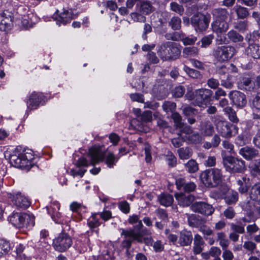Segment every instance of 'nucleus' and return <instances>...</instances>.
Segmentation results:
<instances>
[{
	"instance_id": "nucleus-1",
	"label": "nucleus",
	"mask_w": 260,
	"mask_h": 260,
	"mask_svg": "<svg viewBox=\"0 0 260 260\" xmlns=\"http://www.w3.org/2000/svg\"><path fill=\"white\" fill-rule=\"evenodd\" d=\"M202 182L208 187H214L221 182L222 175L221 170L213 168L203 171L200 175Z\"/></svg>"
},
{
	"instance_id": "nucleus-2",
	"label": "nucleus",
	"mask_w": 260,
	"mask_h": 260,
	"mask_svg": "<svg viewBox=\"0 0 260 260\" xmlns=\"http://www.w3.org/2000/svg\"><path fill=\"white\" fill-rule=\"evenodd\" d=\"M28 151H23L18 155H12L10 158L11 164L16 168L29 170L32 166L34 156L32 153Z\"/></svg>"
},
{
	"instance_id": "nucleus-3",
	"label": "nucleus",
	"mask_w": 260,
	"mask_h": 260,
	"mask_svg": "<svg viewBox=\"0 0 260 260\" xmlns=\"http://www.w3.org/2000/svg\"><path fill=\"white\" fill-rule=\"evenodd\" d=\"M180 50L175 43L168 42L160 46L157 53L163 60L176 59L180 54Z\"/></svg>"
},
{
	"instance_id": "nucleus-4",
	"label": "nucleus",
	"mask_w": 260,
	"mask_h": 260,
	"mask_svg": "<svg viewBox=\"0 0 260 260\" xmlns=\"http://www.w3.org/2000/svg\"><path fill=\"white\" fill-rule=\"evenodd\" d=\"M223 163L226 170L230 173H241L245 169L244 160L232 156L223 157Z\"/></svg>"
},
{
	"instance_id": "nucleus-5",
	"label": "nucleus",
	"mask_w": 260,
	"mask_h": 260,
	"mask_svg": "<svg viewBox=\"0 0 260 260\" xmlns=\"http://www.w3.org/2000/svg\"><path fill=\"white\" fill-rule=\"evenodd\" d=\"M10 222L16 228H21L35 224L34 217L26 213H16L10 217Z\"/></svg>"
},
{
	"instance_id": "nucleus-6",
	"label": "nucleus",
	"mask_w": 260,
	"mask_h": 260,
	"mask_svg": "<svg viewBox=\"0 0 260 260\" xmlns=\"http://www.w3.org/2000/svg\"><path fill=\"white\" fill-rule=\"evenodd\" d=\"M72 244L71 238L66 233H61L55 237L53 241L54 249L59 252H64Z\"/></svg>"
},
{
	"instance_id": "nucleus-7",
	"label": "nucleus",
	"mask_w": 260,
	"mask_h": 260,
	"mask_svg": "<svg viewBox=\"0 0 260 260\" xmlns=\"http://www.w3.org/2000/svg\"><path fill=\"white\" fill-rule=\"evenodd\" d=\"M216 129L222 137L226 138L235 136L238 131L237 126L224 121H220L217 122Z\"/></svg>"
},
{
	"instance_id": "nucleus-8",
	"label": "nucleus",
	"mask_w": 260,
	"mask_h": 260,
	"mask_svg": "<svg viewBox=\"0 0 260 260\" xmlns=\"http://www.w3.org/2000/svg\"><path fill=\"white\" fill-rule=\"evenodd\" d=\"M234 47L230 46L218 47L214 51V56L220 61H225L231 58L235 54Z\"/></svg>"
},
{
	"instance_id": "nucleus-9",
	"label": "nucleus",
	"mask_w": 260,
	"mask_h": 260,
	"mask_svg": "<svg viewBox=\"0 0 260 260\" xmlns=\"http://www.w3.org/2000/svg\"><path fill=\"white\" fill-rule=\"evenodd\" d=\"M210 17L202 13L194 15L191 19V23L196 30H205L208 26Z\"/></svg>"
},
{
	"instance_id": "nucleus-10",
	"label": "nucleus",
	"mask_w": 260,
	"mask_h": 260,
	"mask_svg": "<svg viewBox=\"0 0 260 260\" xmlns=\"http://www.w3.org/2000/svg\"><path fill=\"white\" fill-rule=\"evenodd\" d=\"M143 232L144 231H135L134 230H125L123 229L122 230L121 235L124 236L125 238H129L123 241V244L124 246L129 248L133 240H136L140 241L141 238L143 236Z\"/></svg>"
},
{
	"instance_id": "nucleus-11",
	"label": "nucleus",
	"mask_w": 260,
	"mask_h": 260,
	"mask_svg": "<svg viewBox=\"0 0 260 260\" xmlns=\"http://www.w3.org/2000/svg\"><path fill=\"white\" fill-rule=\"evenodd\" d=\"M105 153L100 146H93L89 148L88 156L89 158L90 164L94 166L101 161H104Z\"/></svg>"
},
{
	"instance_id": "nucleus-12",
	"label": "nucleus",
	"mask_w": 260,
	"mask_h": 260,
	"mask_svg": "<svg viewBox=\"0 0 260 260\" xmlns=\"http://www.w3.org/2000/svg\"><path fill=\"white\" fill-rule=\"evenodd\" d=\"M191 210L205 215H211L214 212V208L210 205L203 202H195L190 206Z\"/></svg>"
},
{
	"instance_id": "nucleus-13",
	"label": "nucleus",
	"mask_w": 260,
	"mask_h": 260,
	"mask_svg": "<svg viewBox=\"0 0 260 260\" xmlns=\"http://www.w3.org/2000/svg\"><path fill=\"white\" fill-rule=\"evenodd\" d=\"M196 103L200 107H203L206 105L212 94V91L209 89L201 88L195 91Z\"/></svg>"
},
{
	"instance_id": "nucleus-14",
	"label": "nucleus",
	"mask_w": 260,
	"mask_h": 260,
	"mask_svg": "<svg viewBox=\"0 0 260 260\" xmlns=\"http://www.w3.org/2000/svg\"><path fill=\"white\" fill-rule=\"evenodd\" d=\"M10 198L16 206L20 208L25 209L30 205L28 199L20 192H17L14 194H10Z\"/></svg>"
},
{
	"instance_id": "nucleus-15",
	"label": "nucleus",
	"mask_w": 260,
	"mask_h": 260,
	"mask_svg": "<svg viewBox=\"0 0 260 260\" xmlns=\"http://www.w3.org/2000/svg\"><path fill=\"white\" fill-rule=\"evenodd\" d=\"M229 98L234 105L238 107H244L247 103L245 95L238 91H232L229 94Z\"/></svg>"
},
{
	"instance_id": "nucleus-16",
	"label": "nucleus",
	"mask_w": 260,
	"mask_h": 260,
	"mask_svg": "<svg viewBox=\"0 0 260 260\" xmlns=\"http://www.w3.org/2000/svg\"><path fill=\"white\" fill-rule=\"evenodd\" d=\"M43 99V95L40 92H32L27 102L28 109L34 110L37 108Z\"/></svg>"
},
{
	"instance_id": "nucleus-17",
	"label": "nucleus",
	"mask_w": 260,
	"mask_h": 260,
	"mask_svg": "<svg viewBox=\"0 0 260 260\" xmlns=\"http://www.w3.org/2000/svg\"><path fill=\"white\" fill-rule=\"evenodd\" d=\"M13 20L10 13L8 12L0 14V29L6 31L11 28Z\"/></svg>"
},
{
	"instance_id": "nucleus-18",
	"label": "nucleus",
	"mask_w": 260,
	"mask_h": 260,
	"mask_svg": "<svg viewBox=\"0 0 260 260\" xmlns=\"http://www.w3.org/2000/svg\"><path fill=\"white\" fill-rule=\"evenodd\" d=\"M175 197L180 206H189L194 200V197L191 194H185L182 193H177Z\"/></svg>"
},
{
	"instance_id": "nucleus-19",
	"label": "nucleus",
	"mask_w": 260,
	"mask_h": 260,
	"mask_svg": "<svg viewBox=\"0 0 260 260\" xmlns=\"http://www.w3.org/2000/svg\"><path fill=\"white\" fill-rule=\"evenodd\" d=\"M48 213L51 215L52 218L56 222L60 217V214L58 212L60 209L59 204L57 202H54L50 206L46 207Z\"/></svg>"
},
{
	"instance_id": "nucleus-20",
	"label": "nucleus",
	"mask_w": 260,
	"mask_h": 260,
	"mask_svg": "<svg viewBox=\"0 0 260 260\" xmlns=\"http://www.w3.org/2000/svg\"><path fill=\"white\" fill-rule=\"evenodd\" d=\"M212 27L213 31L218 34L225 32L229 28V25L226 21L215 20L212 24Z\"/></svg>"
},
{
	"instance_id": "nucleus-21",
	"label": "nucleus",
	"mask_w": 260,
	"mask_h": 260,
	"mask_svg": "<svg viewBox=\"0 0 260 260\" xmlns=\"http://www.w3.org/2000/svg\"><path fill=\"white\" fill-rule=\"evenodd\" d=\"M128 222L131 224H134L137 223V224L135 226V231H144L143 234V236L145 234H150L146 229L141 230L143 225L142 224V221L139 219V217L137 215H132L130 216L128 219Z\"/></svg>"
},
{
	"instance_id": "nucleus-22",
	"label": "nucleus",
	"mask_w": 260,
	"mask_h": 260,
	"mask_svg": "<svg viewBox=\"0 0 260 260\" xmlns=\"http://www.w3.org/2000/svg\"><path fill=\"white\" fill-rule=\"evenodd\" d=\"M239 154L245 159L249 160L256 157L258 155V151L254 148L245 147L240 150Z\"/></svg>"
},
{
	"instance_id": "nucleus-23",
	"label": "nucleus",
	"mask_w": 260,
	"mask_h": 260,
	"mask_svg": "<svg viewBox=\"0 0 260 260\" xmlns=\"http://www.w3.org/2000/svg\"><path fill=\"white\" fill-rule=\"evenodd\" d=\"M212 14L215 20L226 21L229 14L225 9L218 8L212 10Z\"/></svg>"
},
{
	"instance_id": "nucleus-24",
	"label": "nucleus",
	"mask_w": 260,
	"mask_h": 260,
	"mask_svg": "<svg viewBox=\"0 0 260 260\" xmlns=\"http://www.w3.org/2000/svg\"><path fill=\"white\" fill-rule=\"evenodd\" d=\"M247 54L254 59L260 58V46L256 44H250L246 49Z\"/></svg>"
},
{
	"instance_id": "nucleus-25",
	"label": "nucleus",
	"mask_w": 260,
	"mask_h": 260,
	"mask_svg": "<svg viewBox=\"0 0 260 260\" xmlns=\"http://www.w3.org/2000/svg\"><path fill=\"white\" fill-rule=\"evenodd\" d=\"M249 169L252 176L260 179V159L251 162L249 166Z\"/></svg>"
},
{
	"instance_id": "nucleus-26",
	"label": "nucleus",
	"mask_w": 260,
	"mask_h": 260,
	"mask_svg": "<svg viewBox=\"0 0 260 260\" xmlns=\"http://www.w3.org/2000/svg\"><path fill=\"white\" fill-rule=\"evenodd\" d=\"M192 239V235L190 232L183 231L180 234L179 243L181 246H186L191 243Z\"/></svg>"
},
{
	"instance_id": "nucleus-27",
	"label": "nucleus",
	"mask_w": 260,
	"mask_h": 260,
	"mask_svg": "<svg viewBox=\"0 0 260 260\" xmlns=\"http://www.w3.org/2000/svg\"><path fill=\"white\" fill-rule=\"evenodd\" d=\"M224 199L228 204H234L238 200V194L236 191L228 189L225 193Z\"/></svg>"
},
{
	"instance_id": "nucleus-28",
	"label": "nucleus",
	"mask_w": 260,
	"mask_h": 260,
	"mask_svg": "<svg viewBox=\"0 0 260 260\" xmlns=\"http://www.w3.org/2000/svg\"><path fill=\"white\" fill-rule=\"evenodd\" d=\"M118 158H117L115 155L112 152H108L105 154L104 158V160L107 167L109 168H112L116 165L117 162Z\"/></svg>"
},
{
	"instance_id": "nucleus-29",
	"label": "nucleus",
	"mask_w": 260,
	"mask_h": 260,
	"mask_svg": "<svg viewBox=\"0 0 260 260\" xmlns=\"http://www.w3.org/2000/svg\"><path fill=\"white\" fill-rule=\"evenodd\" d=\"M239 186L238 188L239 191L242 193L247 192L250 186L249 179L246 177H243L241 179H239L237 181Z\"/></svg>"
},
{
	"instance_id": "nucleus-30",
	"label": "nucleus",
	"mask_w": 260,
	"mask_h": 260,
	"mask_svg": "<svg viewBox=\"0 0 260 260\" xmlns=\"http://www.w3.org/2000/svg\"><path fill=\"white\" fill-rule=\"evenodd\" d=\"M158 199L160 204L166 207L171 206L174 201L173 196L169 194H161Z\"/></svg>"
},
{
	"instance_id": "nucleus-31",
	"label": "nucleus",
	"mask_w": 260,
	"mask_h": 260,
	"mask_svg": "<svg viewBox=\"0 0 260 260\" xmlns=\"http://www.w3.org/2000/svg\"><path fill=\"white\" fill-rule=\"evenodd\" d=\"M203 244L202 237L198 234L196 235L194 238L193 246V251L196 254H199L202 251V246Z\"/></svg>"
},
{
	"instance_id": "nucleus-32",
	"label": "nucleus",
	"mask_w": 260,
	"mask_h": 260,
	"mask_svg": "<svg viewBox=\"0 0 260 260\" xmlns=\"http://www.w3.org/2000/svg\"><path fill=\"white\" fill-rule=\"evenodd\" d=\"M250 197L253 200L260 202V183L255 184L251 187Z\"/></svg>"
},
{
	"instance_id": "nucleus-33",
	"label": "nucleus",
	"mask_w": 260,
	"mask_h": 260,
	"mask_svg": "<svg viewBox=\"0 0 260 260\" xmlns=\"http://www.w3.org/2000/svg\"><path fill=\"white\" fill-rule=\"evenodd\" d=\"M73 18L71 12H69L68 10L64 11L62 13H61L57 17H56L55 18L58 21L64 24L70 21Z\"/></svg>"
},
{
	"instance_id": "nucleus-34",
	"label": "nucleus",
	"mask_w": 260,
	"mask_h": 260,
	"mask_svg": "<svg viewBox=\"0 0 260 260\" xmlns=\"http://www.w3.org/2000/svg\"><path fill=\"white\" fill-rule=\"evenodd\" d=\"M199 49L196 47H185L182 52L183 56L186 58L196 56L198 54Z\"/></svg>"
},
{
	"instance_id": "nucleus-35",
	"label": "nucleus",
	"mask_w": 260,
	"mask_h": 260,
	"mask_svg": "<svg viewBox=\"0 0 260 260\" xmlns=\"http://www.w3.org/2000/svg\"><path fill=\"white\" fill-rule=\"evenodd\" d=\"M217 241H219L220 246L222 247V249H227L229 244V240L226 238V236L223 232H219L217 234Z\"/></svg>"
},
{
	"instance_id": "nucleus-36",
	"label": "nucleus",
	"mask_w": 260,
	"mask_h": 260,
	"mask_svg": "<svg viewBox=\"0 0 260 260\" xmlns=\"http://www.w3.org/2000/svg\"><path fill=\"white\" fill-rule=\"evenodd\" d=\"M10 248V244L8 241L3 239H0V257L7 253Z\"/></svg>"
},
{
	"instance_id": "nucleus-37",
	"label": "nucleus",
	"mask_w": 260,
	"mask_h": 260,
	"mask_svg": "<svg viewBox=\"0 0 260 260\" xmlns=\"http://www.w3.org/2000/svg\"><path fill=\"white\" fill-rule=\"evenodd\" d=\"M178 153L180 159H187L191 157L192 151L188 147L181 148L178 150Z\"/></svg>"
},
{
	"instance_id": "nucleus-38",
	"label": "nucleus",
	"mask_w": 260,
	"mask_h": 260,
	"mask_svg": "<svg viewBox=\"0 0 260 260\" xmlns=\"http://www.w3.org/2000/svg\"><path fill=\"white\" fill-rule=\"evenodd\" d=\"M201 132L204 136H211L214 132V127L210 122H206L202 126Z\"/></svg>"
},
{
	"instance_id": "nucleus-39",
	"label": "nucleus",
	"mask_w": 260,
	"mask_h": 260,
	"mask_svg": "<svg viewBox=\"0 0 260 260\" xmlns=\"http://www.w3.org/2000/svg\"><path fill=\"white\" fill-rule=\"evenodd\" d=\"M234 9L239 18L243 19L249 15V13L246 8L241 6H236Z\"/></svg>"
},
{
	"instance_id": "nucleus-40",
	"label": "nucleus",
	"mask_w": 260,
	"mask_h": 260,
	"mask_svg": "<svg viewBox=\"0 0 260 260\" xmlns=\"http://www.w3.org/2000/svg\"><path fill=\"white\" fill-rule=\"evenodd\" d=\"M183 70L188 76L192 78L198 79L202 76L199 71L191 69L186 65L184 66Z\"/></svg>"
},
{
	"instance_id": "nucleus-41",
	"label": "nucleus",
	"mask_w": 260,
	"mask_h": 260,
	"mask_svg": "<svg viewBox=\"0 0 260 260\" xmlns=\"http://www.w3.org/2000/svg\"><path fill=\"white\" fill-rule=\"evenodd\" d=\"M30 16H34L33 14L30 13L28 14L27 15H24L22 17L21 19V23L22 26L26 28H28L32 27L33 26V22L32 21L31 18Z\"/></svg>"
},
{
	"instance_id": "nucleus-42",
	"label": "nucleus",
	"mask_w": 260,
	"mask_h": 260,
	"mask_svg": "<svg viewBox=\"0 0 260 260\" xmlns=\"http://www.w3.org/2000/svg\"><path fill=\"white\" fill-rule=\"evenodd\" d=\"M185 167L189 173H193L199 170L198 164L193 159L189 160L186 164Z\"/></svg>"
},
{
	"instance_id": "nucleus-43",
	"label": "nucleus",
	"mask_w": 260,
	"mask_h": 260,
	"mask_svg": "<svg viewBox=\"0 0 260 260\" xmlns=\"http://www.w3.org/2000/svg\"><path fill=\"white\" fill-rule=\"evenodd\" d=\"M225 112L228 115L229 119L233 122H238V118L236 112L230 107H227L224 109Z\"/></svg>"
},
{
	"instance_id": "nucleus-44",
	"label": "nucleus",
	"mask_w": 260,
	"mask_h": 260,
	"mask_svg": "<svg viewBox=\"0 0 260 260\" xmlns=\"http://www.w3.org/2000/svg\"><path fill=\"white\" fill-rule=\"evenodd\" d=\"M228 37L230 40L234 42H242L243 38L235 30H230L228 34Z\"/></svg>"
},
{
	"instance_id": "nucleus-45",
	"label": "nucleus",
	"mask_w": 260,
	"mask_h": 260,
	"mask_svg": "<svg viewBox=\"0 0 260 260\" xmlns=\"http://www.w3.org/2000/svg\"><path fill=\"white\" fill-rule=\"evenodd\" d=\"M140 11L142 14H148L152 11V7L149 3L144 2L140 6Z\"/></svg>"
},
{
	"instance_id": "nucleus-46",
	"label": "nucleus",
	"mask_w": 260,
	"mask_h": 260,
	"mask_svg": "<svg viewBox=\"0 0 260 260\" xmlns=\"http://www.w3.org/2000/svg\"><path fill=\"white\" fill-rule=\"evenodd\" d=\"M181 19L177 17H173L169 22L170 25L174 30H177L181 27Z\"/></svg>"
},
{
	"instance_id": "nucleus-47",
	"label": "nucleus",
	"mask_w": 260,
	"mask_h": 260,
	"mask_svg": "<svg viewBox=\"0 0 260 260\" xmlns=\"http://www.w3.org/2000/svg\"><path fill=\"white\" fill-rule=\"evenodd\" d=\"M192 143L198 144L202 141V137L197 133H191L190 135L186 137Z\"/></svg>"
},
{
	"instance_id": "nucleus-48",
	"label": "nucleus",
	"mask_w": 260,
	"mask_h": 260,
	"mask_svg": "<svg viewBox=\"0 0 260 260\" xmlns=\"http://www.w3.org/2000/svg\"><path fill=\"white\" fill-rule=\"evenodd\" d=\"M176 107V104L174 102H166L162 105V109L166 112L174 111Z\"/></svg>"
},
{
	"instance_id": "nucleus-49",
	"label": "nucleus",
	"mask_w": 260,
	"mask_h": 260,
	"mask_svg": "<svg viewBox=\"0 0 260 260\" xmlns=\"http://www.w3.org/2000/svg\"><path fill=\"white\" fill-rule=\"evenodd\" d=\"M172 118H173L175 126L178 128H181L183 126V124L182 122L181 116L178 113H173L172 115Z\"/></svg>"
},
{
	"instance_id": "nucleus-50",
	"label": "nucleus",
	"mask_w": 260,
	"mask_h": 260,
	"mask_svg": "<svg viewBox=\"0 0 260 260\" xmlns=\"http://www.w3.org/2000/svg\"><path fill=\"white\" fill-rule=\"evenodd\" d=\"M96 214H93L89 219L88 224L90 228H95L100 225L99 220L96 217Z\"/></svg>"
},
{
	"instance_id": "nucleus-51",
	"label": "nucleus",
	"mask_w": 260,
	"mask_h": 260,
	"mask_svg": "<svg viewBox=\"0 0 260 260\" xmlns=\"http://www.w3.org/2000/svg\"><path fill=\"white\" fill-rule=\"evenodd\" d=\"M243 247L247 250L252 253L256 249V244L252 241H245L243 244Z\"/></svg>"
},
{
	"instance_id": "nucleus-52",
	"label": "nucleus",
	"mask_w": 260,
	"mask_h": 260,
	"mask_svg": "<svg viewBox=\"0 0 260 260\" xmlns=\"http://www.w3.org/2000/svg\"><path fill=\"white\" fill-rule=\"evenodd\" d=\"M171 10L180 15H182L184 12L183 8L176 3L173 2L171 4Z\"/></svg>"
},
{
	"instance_id": "nucleus-53",
	"label": "nucleus",
	"mask_w": 260,
	"mask_h": 260,
	"mask_svg": "<svg viewBox=\"0 0 260 260\" xmlns=\"http://www.w3.org/2000/svg\"><path fill=\"white\" fill-rule=\"evenodd\" d=\"M252 107L260 111V92H258L252 100Z\"/></svg>"
},
{
	"instance_id": "nucleus-54",
	"label": "nucleus",
	"mask_w": 260,
	"mask_h": 260,
	"mask_svg": "<svg viewBox=\"0 0 260 260\" xmlns=\"http://www.w3.org/2000/svg\"><path fill=\"white\" fill-rule=\"evenodd\" d=\"M189 224L192 226H197L199 224V220L194 214L187 215Z\"/></svg>"
},
{
	"instance_id": "nucleus-55",
	"label": "nucleus",
	"mask_w": 260,
	"mask_h": 260,
	"mask_svg": "<svg viewBox=\"0 0 260 260\" xmlns=\"http://www.w3.org/2000/svg\"><path fill=\"white\" fill-rule=\"evenodd\" d=\"M130 98L134 102L144 103V99L142 94L138 93H133L130 95Z\"/></svg>"
},
{
	"instance_id": "nucleus-56",
	"label": "nucleus",
	"mask_w": 260,
	"mask_h": 260,
	"mask_svg": "<svg viewBox=\"0 0 260 260\" xmlns=\"http://www.w3.org/2000/svg\"><path fill=\"white\" fill-rule=\"evenodd\" d=\"M207 85L212 89H216L219 85V82L218 80L212 78L208 80Z\"/></svg>"
},
{
	"instance_id": "nucleus-57",
	"label": "nucleus",
	"mask_w": 260,
	"mask_h": 260,
	"mask_svg": "<svg viewBox=\"0 0 260 260\" xmlns=\"http://www.w3.org/2000/svg\"><path fill=\"white\" fill-rule=\"evenodd\" d=\"M119 207L120 210L124 213H128L130 210L129 204L126 201H123L119 203Z\"/></svg>"
},
{
	"instance_id": "nucleus-58",
	"label": "nucleus",
	"mask_w": 260,
	"mask_h": 260,
	"mask_svg": "<svg viewBox=\"0 0 260 260\" xmlns=\"http://www.w3.org/2000/svg\"><path fill=\"white\" fill-rule=\"evenodd\" d=\"M184 92L185 88L183 86H180L175 88L173 95L177 98H180L184 94Z\"/></svg>"
},
{
	"instance_id": "nucleus-59",
	"label": "nucleus",
	"mask_w": 260,
	"mask_h": 260,
	"mask_svg": "<svg viewBox=\"0 0 260 260\" xmlns=\"http://www.w3.org/2000/svg\"><path fill=\"white\" fill-rule=\"evenodd\" d=\"M167 160L168 165L171 167L175 166L177 164L176 157L171 152L168 154Z\"/></svg>"
},
{
	"instance_id": "nucleus-60",
	"label": "nucleus",
	"mask_w": 260,
	"mask_h": 260,
	"mask_svg": "<svg viewBox=\"0 0 260 260\" xmlns=\"http://www.w3.org/2000/svg\"><path fill=\"white\" fill-rule=\"evenodd\" d=\"M196 188V185L194 183L190 182L185 183L183 189L186 192L193 191Z\"/></svg>"
},
{
	"instance_id": "nucleus-61",
	"label": "nucleus",
	"mask_w": 260,
	"mask_h": 260,
	"mask_svg": "<svg viewBox=\"0 0 260 260\" xmlns=\"http://www.w3.org/2000/svg\"><path fill=\"white\" fill-rule=\"evenodd\" d=\"M89 164L90 161L89 162L86 158L83 157L80 158L76 162V166L78 167H87Z\"/></svg>"
},
{
	"instance_id": "nucleus-62",
	"label": "nucleus",
	"mask_w": 260,
	"mask_h": 260,
	"mask_svg": "<svg viewBox=\"0 0 260 260\" xmlns=\"http://www.w3.org/2000/svg\"><path fill=\"white\" fill-rule=\"evenodd\" d=\"M222 257L223 260H233L234 254L232 252L227 249H223Z\"/></svg>"
},
{
	"instance_id": "nucleus-63",
	"label": "nucleus",
	"mask_w": 260,
	"mask_h": 260,
	"mask_svg": "<svg viewBox=\"0 0 260 260\" xmlns=\"http://www.w3.org/2000/svg\"><path fill=\"white\" fill-rule=\"evenodd\" d=\"M152 119V112L150 111H146L142 115V120L145 122H150Z\"/></svg>"
},
{
	"instance_id": "nucleus-64",
	"label": "nucleus",
	"mask_w": 260,
	"mask_h": 260,
	"mask_svg": "<svg viewBox=\"0 0 260 260\" xmlns=\"http://www.w3.org/2000/svg\"><path fill=\"white\" fill-rule=\"evenodd\" d=\"M250 216L254 219H256L260 217V207H254L250 212Z\"/></svg>"
}]
</instances>
